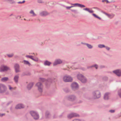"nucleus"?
Segmentation results:
<instances>
[{
  "mask_svg": "<svg viewBox=\"0 0 121 121\" xmlns=\"http://www.w3.org/2000/svg\"><path fill=\"white\" fill-rule=\"evenodd\" d=\"M92 98L94 99H98L101 96V94L99 90H96L93 91L91 93Z\"/></svg>",
  "mask_w": 121,
  "mask_h": 121,
  "instance_id": "nucleus-1",
  "label": "nucleus"
},
{
  "mask_svg": "<svg viewBox=\"0 0 121 121\" xmlns=\"http://www.w3.org/2000/svg\"><path fill=\"white\" fill-rule=\"evenodd\" d=\"M30 113L35 120H38L39 118V116L37 112L33 111H31L30 112Z\"/></svg>",
  "mask_w": 121,
  "mask_h": 121,
  "instance_id": "nucleus-2",
  "label": "nucleus"
},
{
  "mask_svg": "<svg viewBox=\"0 0 121 121\" xmlns=\"http://www.w3.org/2000/svg\"><path fill=\"white\" fill-rule=\"evenodd\" d=\"M63 80L65 82H72L73 81V78L70 76L66 75L63 77Z\"/></svg>",
  "mask_w": 121,
  "mask_h": 121,
  "instance_id": "nucleus-3",
  "label": "nucleus"
},
{
  "mask_svg": "<svg viewBox=\"0 0 121 121\" xmlns=\"http://www.w3.org/2000/svg\"><path fill=\"white\" fill-rule=\"evenodd\" d=\"M71 87L72 90L75 91L78 89L79 85L77 82H73L71 84Z\"/></svg>",
  "mask_w": 121,
  "mask_h": 121,
  "instance_id": "nucleus-4",
  "label": "nucleus"
},
{
  "mask_svg": "<svg viewBox=\"0 0 121 121\" xmlns=\"http://www.w3.org/2000/svg\"><path fill=\"white\" fill-rule=\"evenodd\" d=\"M36 86L37 87L39 91L40 92H42L43 86L42 84L40 82H38L36 84Z\"/></svg>",
  "mask_w": 121,
  "mask_h": 121,
  "instance_id": "nucleus-5",
  "label": "nucleus"
},
{
  "mask_svg": "<svg viewBox=\"0 0 121 121\" xmlns=\"http://www.w3.org/2000/svg\"><path fill=\"white\" fill-rule=\"evenodd\" d=\"M76 96L74 95H69L67 97V99L72 101H74L76 100Z\"/></svg>",
  "mask_w": 121,
  "mask_h": 121,
  "instance_id": "nucleus-6",
  "label": "nucleus"
},
{
  "mask_svg": "<svg viewBox=\"0 0 121 121\" xmlns=\"http://www.w3.org/2000/svg\"><path fill=\"white\" fill-rule=\"evenodd\" d=\"M62 61L60 59H55L53 63L54 66H56L58 65L61 64L62 63Z\"/></svg>",
  "mask_w": 121,
  "mask_h": 121,
  "instance_id": "nucleus-7",
  "label": "nucleus"
},
{
  "mask_svg": "<svg viewBox=\"0 0 121 121\" xmlns=\"http://www.w3.org/2000/svg\"><path fill=\"white\" fill-rule=\"evenodd\" d=\"M112 72L117 76L121 77V70L120 69H117L113 70Z\"/></svg>",
  "mask_w": 121,
  "mask_h": 121,
  "instance_id": "nucleus-8",
  "label": "nucleus"
},
{
  "mask_svg": "<svg viewBox=\"0 0 121 121\" xmlns=\"http://www.w3.org/2000/svg\"><path fill=\"white\" fill-rule=\"evenodd\" d=\"M9 69V67L6 66L2 65L0 67V72H2L7 71Z\"/></svg>",
  "mask_w": 121,
  "mask_h": 121,
  "instance_id": "nucleus-9",
  "label": "nucleus"
},
{
  "mask_svg": "<svg viewBox=\"0 0 121 121\" xmlns=\"http://www.w3.org/2000/svg\"><path fill=\"white\" fill-rule=\"evenodd\" d=\"M78 116V114L75 113H72L69 114L67 116L68 118L69 119H71L74 117H77Z\"/></svg>",
  "mask_w": 121,
  "mask_h": 121,
  "instance_id": "nucleus-10",
  "label": "nucleus"
},
{
  "mask_svg": "<svg viewBox=\"0 0 121 121\" xmlns=\"http://www.w3.org/2000/svg\"><path fill=\"white\" fill-rule=\"evenodd\" d=\"M6 89V86L3 84H0V92L2 93L5 91Z\"/></svg>",
  "mask_w": 121,
  "mask_h": 121,
  "instance_id": "nucleus-11",
  "label": "nucleus"
},
{
  "mask_svg": "<svg viewBox=\"0 0 121 121\" xmlns=\"http://www.w3.org/2000/svg\"><path fill=\"white\" fill-rule=\"evenodd\" d=\"M24 107V105L21 104H19L17 105L15 107L16 109H21Z\"/></svg>",
  "mask_w": 121,
  "mask_h": 121,
  "instance_id": "nucleus-12",
  "label": "nucleus"
},
{
  "mask_svg": "<svg viewBox=\"0 0 121 121\" xmlns=\"http://www.w3.org/2000/svg\"><path fill=\"white\" fill-rule=\"evenodd\" d=\"M14 67L15 69V72L17 73L20 72L19 66L18 64H16L14 65Z\"/></svg>",
  "mask_w": 121,
  "mask_h": 121,
  "instance_id": "nucleus-13",
  "label": "nucleus"
},
{
  "mask_svg": "<svg viewBox=\"0 0 121 121\" xmlns=\"http://www.w3.org/2000/svg\"><path fill=\"white\" fill-rule=\"evenodd\" d=\"M110 93H106L104 95V99L105 100H107L109 99V95Z\"/></svg>",
  "mask_w": 121,
  "mask_h": 121,
  "instance_id": "nucleus-14",
  "label": "nucleus"
},
{
  "mask_svg": "<svg viewBox=\"0 0 121 121\" xmlns=\"http://www.w3.org/2000/svg\"><path fill=\"white\" fill-rule=\"evenodd\" d=\"M19 78V75L17 74L14 76V80L16 83H17L18 82Z\"/></svg>",
  "mask_w": 121,
  "mask_h": 121,
  "instance_id": "nucleus-15",
  "label": "nucleus"
},
{
  "mask_svg": "<svg viewBox=\"0 0 121 121\" xmlns=\"http://www.w3.org/2000/svg\"><path fill=\"white\" fill-rule=\"evenodd\" d=\"M70 4L73 5H77L80 8H84L85 7L84 5L78 3H75L74 4L71 3Z\"/></svg>",
  "mask_w": 121,
  "mask_h": 121,
  "instance_id": "nucleus-16",
  "label": "nucleus"
},
{
  "mask_svg": "<svg viewBox=\"0 0 121 121\" xmlns=\"http://www.w3.org/2000/svg\"><path fill=\"white\" fill-rule=\"evenodd\" d=\"M84 76L82 74L79 73L77 75V77L78 79L80 80Z\"/></svg>",
  "mask_w": 121,
  "mask_h": 121,
  "instance_id": "nucleus-17",
  "label": "nucleus"
},
{
  "mask_svg": "<svg viewBox=\"0 0 121 121\" xmlns=\"http://www.w3.org/2000/svg\"><path fill=\"white\" fill-rule=\"evenodd\" d=\"M33 83L32 82L30 83L27 86V88L28 90H30L32 87Z\"/></svg>",
  "mask_w": 121,
  "mask_h": 121,
  "instance_id": "nucleus-18",
  "label": "nucleus"
},
{
  "mask_svg": "<svg viewBox=\"0 0 121 121\" xmlns=\"http://www.w3.org/2000/svg\"><path fill=\"white\" fill-rule=\"evenodd\" d=\"M80 81L83 83H85L87 82V79L84 76L82 78Z\"/></svg>",
  "mask_w": 121,
  "mask_h": 121,
  "instance_id": "nucleus-19",
  "label": "nucleus"
},
{
  "mask_svg": "<svg viewBox=\"0 0 121 121\" xmlns=\"http://www.w3.org/2000/svg\"><path fill=\"white\" fill-rule=\"evenodd\" d=\"M26 57L27 58H29L35 61H37L38 60V59L37 58H36L35 59H34L33 58V56H32L30 55H26Z\"/></svg>",
  "mask_w": 121,
  "mask_h": 121,
  "instance_id": "nucleus-20",
  "label": "nucleus"
},
{
  "mask_svg": "<svg viewBox=\"0 0 121 121\" xmlns=\"http://www.w3.org/2000/svg\"><path fill=\"white\" fill-rule=\"evenodd\" d=\"M105 15H107L108 17L110 18H112L114 16V15L113 14H109L106 13H104Z\"/></svg>",
  "mask_w": 121,
  "mask_h": 121,
  "instance_id": "nucleus-21",
  "label": "nucleus"
},
{
  "mask_svg": "<svg viewBox=\"0 0 121 121\" xmlns=\"http://www.w3.org/2000/svg\"><path fill=\"white\" fill-rule=\"evenodd\" d=\"M48 14V13L47 12L43 11L41 13L40 15L41 16H45L47 15Z\"/></svg>",
  "mask_w": 121,
  "mask_h": 121,
  "instance_id": "nucleus-22",
  "label": "nucleus"
},
{
  "mask_svg": "<svg viewBox=\"0 0 121 121\" xmlns=\"http://www.w3.org/2000/svg\"><path fill=\"white\" fill-rule=\"evenodd\" d=\"M29 13L32 14V16H35L36 15V14L33 10H31L30 12Z\"/></svg>",
  "mask_w": 121,
  "mask_h": 121,
  "instance_id": "nucleus-23",
  "label": "nucleus"
},
{
  "mask_svg": "<svg viewBox=\"0 0 121 121\" xmlns=\"http://www.w3.org/2000/svg\"><path fill=\"white\" fill-rule=\"evenodd\" d=\"M83 10L86 11L90 13H93V11L91 10H90V9L89 8H86L83 9Z\"/></svg>",
  "mask_w": 121,
  "mask_h": 121,
  "instance_id": "nucleus-24",
  "label": "nucleus"
},
{
  "mask_svg": "<svg viewBox=\"0 0 121 121\" xmlns=\"http://www.w3.org/2000/svg\"><path fill=\"white\" fill-rule=\"evenodd\" d=\"M23 62L24 64L28 65L29 66L31 65L30 63L28 61L24 60H23Z\"/></svg>",
  "mask_w": 121,
  "mask_h": 121,
  "instance_id": "nucleus-25",
  "label": "nucleus"
},
{
  "mask_svg": "<svg viewBox=\"0 0 121 121\" xmlns=\"http://www.w3.org/2000/svg\"><path fill=\"white\" fill-rule=\"evenodd\" d=\"M9 79L7 77H4L1 78V80L3 82H5L7 81Z\"/></svg>",
  "mask_w": 121,
  "mask_h": 121,
  "instance_id": "nucleus-26",
  "label": "nucleus"
},
{
  "mask_svg": "<svg viewBox=\"0 0 121 121\" xmlns=\"http://www.w3.org/2000/svg\"><path fill=\"white\" fill-rule=\"evenodd\" d=\"M51 116L49 112L48 111L46 112L45 113V117L46 118H49Z\"/></svg>",
  "mask_w": 121,
  "mask_h": 121,
  "instance_id": "nucleus-27",
  "label": "nucleus"
},
{
  "mask_svg": "<svg viewBox=\"0 0 121 121\" xmlns=\"http://www.w3.org/2000/svg\"><path fill=\"white\" fill-rule=\"evenodd\" d=\"M51 64V62L47 60L45 61L44 63V64L45 65L49 66Z\"/></svg>",
  "mask_w": 121,
  "mask_h": 121,
  "instance_id": "nucleus-28",
  "label": "nucleus"
},
{
  "mask_svg": "<svg viewBox=\"0 0 121 121\" xmlns=\"http://www.w3.org/2000/svg\"><path fill=\"white\" fill-rule=\"evenodd\" d=\"M8 2L11 4H14L15 3V1L14 0H8Z\"/></svg>",
  "mask_w": 121,
  "mask_h": 121,
  "instance_id": "nucleus-29",
  "label": "nucleus"
},
{
  "mask_svg": "<svg viewBox=\"0 0 121 121\" xmlns=\"http://www.w3.org/2000/svg\"><path fill=\"white\" fill-rule=\"evenodd\" d=\"M45 79L43 78H40L39 79V81L43 82L45 81Z\"/></svg>",
  "mask_w": 121,
  "mask_h": 121,
  "instance_id": "nucleus-30",
  "label": "nucleus"
},
{
  "mask_svg": "<svg viewBox=\"0 0 121 121\" xmlns=\"http://www.w3.org/2000/svg\"><path fill=\"white\" fill-rule=\"evenodd\" d=\"M118 94L119 96L121 97V89L118 91Z\"/></svg>",
  "mask_w": 121,
  "mask_h": 121,
  "instance_id": "nucleus-31",
  "label": "nucleus"
},
{
  "mask_svg": "<svg viewBox=\"0 0 121 121\" xmlns=\"http://www.w3.org/2000/svg\"><path fill=\"white\" fill-rule=\"evenodd\" d=\"M92 15L95 17L97 18H98L99 19H101L100 18V17H98V16H97L96 14H92Z\"/></svg>",
  "mask_w": 121,
  "mask_h": 121,
  "instance_id": "nucleus-32",
  "label": "nucleus"
},
{
  "mask_svg": "<svg viewBox=\"0 0 121 121\" xmlns=\"http://www.w3.org/2000/svg\"><path fill=\"white\" fill-rule=\"evenodd\" d=\"M8 56L9 57H12L13 56V54H7Z\"/></svg>",
  "mask_w": 121,
  "mask_h": 121,
  "instance_id": "nucleus-33",
  "label": "nucleus"
},
{
  "mask_svg": "<svg viewBox=\"0 0 121 121\" xmlns=\"http://www.w3.org/2000/svg\"><path fill=\"white\" fill-rule=\"evenodd\" d=\"M108 79V77H104L103 78V80L104 81H107Z\"/></svg>",
  "mask_w": 121,
  "mask_h": 121,
  "instance_id": "nucleus-34",
  "label": "nucleus"
},
{
  "mask_svg": "<svg viewBox=\"0 0 121 121\" xmlns=\"http://www.w3.org/2000/svg\"><path fill=\"white\" fill-rule=\"evenodd\" d=\"M74 6H75V5H74V6H72L70 7L66 6V9H69L73 7Z\"/></svg>",
  "mask_w": 121,
  "mask_h": 121,
  "instance_id": "nucleus-35",
  "label": "nucleus"
},
{
  "mask_svg": "<svg viewBox=\"0 0 121 121\" xmlns=\"http://www.w3.org/2000/svg\"><path fill=\"white\" fill-rule=\"evenodd\" d=\"M93 67H95L96 69H97L98 67V65L97 64H95L93 65Z\"/></svg>",
  "mask_w": 121,
  "mask_h": 121,
  "instance_id": "nucleus-36",
  "label": "nucleus"
},
{
  "mask_svg": "<svg viewBox=\"0 0 121 121\" xmlns=\"http://www.w3.org/2000/svg\"><path fill=\"white\" fill-rule=\"evenodd\" d=\"M8 86L9 87V89L10 90H11L14 89V88L13 87H11L10 85H9Z\"/></svg>",
  "mask_w": 121,
  "mask_h": 121,
  "instance_id": "nucleus-37",
  "label": "nucleus"
},
{
  "mask_svg": "<svg viewBox=\"0 0 121 121\" xmlns=\"http://www.w3.org/2000/svg\"><path fill=\"white\" fill-rule=\"evenodd\" d=\"M102 2H106L107 3H110L108 0H102Z\"/></svg>",
  "mask_w": 121,
  "mask_h": 121,
  "instance_id": "nucleus-38",
  "label": "nucleus"
},
{
  "mask_svg": "<svg viewBox=\"0 0 121 121\" xmlns=\"http://www.w3.org/2000/svg\"><path fill=\"white\" fill-rule=\"evenodd\" d=\"M93 67V65L90 66H87V69H89Z\"/></svg>",
  "mask_w": 121,
  "mask_h": 121,
  "instance_id": "nucleus-39",
  "label": "nucleus"
},
{
  "mask_svg": "<svg viewBox=\"0 0 121 121\" xmlns=\"http://www.w3.org/2000/svg\"><path fill=\"white\" fill-rule=\"evenodd\" d=\"M104 48H105L106 49L108 50H109L110 48L109 47H108L107 46H105Z\"/></svg>",
  "mask_w": 121,
  "mask_h": 121,
  "instance_id": "nucleus-40",
  "label": "nucleus"
},
{
  "mask_svg": "<svg viewBox=\"0 0 121 121\" xmlns=\"http://www.w3.org/2000/svg\"><path fill=\"white\" fill-rule=\"evenodd\" d=\"M81 69L84 71H85L86 70V69L84 67H82L81 68Z\"/></svg>",
  "mask_w": 121,
  "mask_h": 121,
  "instance_id": "nucleus-41",
  "label": "nucleus"
},
{
  "mask_svg": "<svg viewBox=\"0 0 121 121\" xmlns=\"http://www.w3.org/2000/svg\"><path fill=\"white\" fill-rule=\"evenodd\" d=\"M25 0H23L22 2H17V3L19 4H22V3H25Z\"/></svg>",
  "mask_w": 121,
  "mask_h": 121,
  "instance_id": "nucleus-42",
  "label": "nucleus"
},
{
  "mask_svg": "<svg viewBox=\"0 0 121 121\" xmlns=\"http://www.w3.org/2000/svg\"><path fill=\"white\" fill-rule=\"evenodd\" d=\"M72 121H81L79 119H75L73 120Z\"/></svg>",
  "mask_w": 121,
  "mask_h": 121,
  "instance_id": "nucleus-43",
  "label": "nucleus"
},
{
  "mask_svg": "<svg viewBox=\"0 0 121 121\" xmlns=\"http://www.w3.org/2000/svg\"><path fill=\"white\" fill-rule=\"evenodd\" d=\"M109 111L111 113H113L115 112V110H110Z\"/></svg>",
  "mask_w": 121,
  "mask_h": 121,
  "instance_id": "nucleus-44",
  "label": "nucleus"
},
{
  "mask_svg": "<svg viewBox=\"0 0 121 121\" xmlns=\"http://www.w3.org/2000/svg\"><path fill=\"white\" fill-rule=\"evenodd\" d=\"M82 100H79L78 101L77 103H82Z\"/></svg>",
  "mask_w": 121,
  "mask_h": 121,
  "instance_id": "nucleus-45",
  "label": "nucleus"
},
{
  "mask_svg": "<svg viewBox=\"0 0 121 121\" xmlns=\"http://www.w3.org/2000/svg\"><path fill=\"white\" fill-rule=\"evenodd\" d=\"M71 11L72 12H74V13H76L77 12L76 10L75 9H71Z\"/></svg>",
  "mask_w": 121,
  "mask_h": 121,
  "instance_id": "nucleus-46",
  "label": "nucleus"
},
{
  "mask_svg": "<svg viewBox=\"0 0 121 121\" xmlns=\"http://www.w3.org/2000/svg\"><path fill=\"white\" fill-rule=\"evenodd\" d=\"M82 43V45H89L88 44L86 43Z\"/></svg>",
  "mask_w": 121,
  "mask_h": 121,
  "instance_id": "nucleus-47",
  "label": "nucleus"
},
{
  "mask_svg": "<svg viewBox=\"0 0 121 121\" xmlns=\"http://www.w3.org/2000/svg\"><path fill=\"white\" fill-rule=\"evenodd\" d=\"M87 46L89 49H91L93 48L92 46Z\"/></svg>",
  "mask_w": 121,
  "mask_h": 121,
  "instance_id": "nucleus-48",
  "label": "nucleus"
},
{
  "mask_svg": "<svg viewBox=\"0 0 121 121\" xmlns=\"http://www.w3.org/2000/svg\"><path fill=\"white\" fill-rule=\"evenodd\" d=\"M38 2L39 3H42L43 2V1L41 0H38Z\"/></svg>",
  "mask_w": 121,
  "mask_h": 121,
  "instance_id": "nucleus-49",
  "label": "nucleus"
},
{
  "mask_svg": "<svg viewBox=\"0 0 121 121\" xmlns=\"http://www.w3.org/2000/svg\"><path fill=\"white\" fill-rule=\"evenodd\" d=\"M5 115V114H4V113L1 114V113H0V117H2L3 116H4Z\"/></svg>",
  "mask_w": 121,
  "mask_h": 121,
  "instance_id": "nucleus-50",
  "label": "nucleus"
},
{
  "mask_svg": "<svg viewBox=\"0 0 121 121\" xmlns=\"http://www.w3.org/2000/svg\"><path fill=\"white\" fill-rule=\"evenodd\" d=\"M105 46H98V47L100 48H104Z\"/></svg>",
  "mask_w": 121,
  "mask_h": 121,
  "instance_id": "nucleus-51",
  "label": "nucleus"
},
{
  "mask_svg": "<svg viewBox=\"0 0 121 121\" xmlns=\"http://www.w3.org/2000/svg\"><path fill=\"white\" fill-rule=\"evenodd\" d=\"M21 16H17V18H18V17H19V18H21Z\"/></svg>",
  "mask_w": 121,
  "mask_h": 121,
  "instance_id": "nucleus-52",
  "label": "nucleus"
},
{
  "mask_svg": "<svg viewBox=\"0 0 121 121\" xmlns=\"http://www.w3.org/2000/svg\"><path fill=\"white\" fill-rule=\"evenodd\" d=\"M120 116H121V112L120 113Z\"/></svg>",
  "mask_w": 121,
  "mask_h": 121,
  "instance_id": "nucleus-53",
  "label": "nucleus"
},
{
  "mask_svg": "<svg viewBox=\"0 0 121 121\" xmlns=\"http://www.w3.org/2000/svg\"><path fill=\"white\" fill-rule=\"evenodd\" d=\"M56 117H54V118H56Z\"/></svg>",
  "mask_w": 121,
  "mask_h": 121,
  "instance_id": "nucleus-54",
  "label": "nucleus"
},
{
  "mask_svg": "<svg viewBox=\"0 0 121 121\" xmlns=\"http://www.w3.org/2000/svg\"><path fill=\"white\" fill-rule=\"evenodd\" d=\"M24 20H26V19H25V18H24Z\"/></svg>",
  "mask_w": 121,
  "mask_h": 121,
  "instance_id": "nucleus-55",
  "label": "nucleus"
},
{
  "mask_svg": "<svg viewBox=\"0 0 121 121\" xmlns=\"http://www.w3.org/2000/svg\"><path fill=\"white\" fill-rule=\"evenodd\" d=\"M31 54H34V53H31Z\"/></svg>",
  "mask_w": 121,
  "mask_h": 121,
  "instance_id": "nucleus-56",
  "label": "nucleus"
},
{
  "mask_svg": "<svg viewBox=\"0 0 121 121\" xmlns=\"http://www.w3.org/2000/svg\"><path fill=\"white\" fill-rule=\"evenodd\" d=\"M103 67H104V66H103Z\"/></svg>",
  "mask_w": 121,
  "mask_h": 121,
  "instance_id": "nucleus-57",
  "label": "nucleus"
},
{
  "mask_svg": "<svg viewBox=\"0 0 121 121\" xmlns=\"http://www.w3.org/2000/svg\"><path fill=\"white\" fill-rule=\"evenodd\" d=\"M60 117H61V116H60Z\"/></svg>",
  "mask_w": 121,
  "mask_h": 121,
  "instance_id": "nucleus-58",
  "label": "nucleus"
},
{
  "mask_svg": "<svg viewBox=\"0 0 121 121\" xmlns=\"http://www.w3.org/2000/svg\"><path fill=\"white\" fill-rule=\"evenodd\" d=\"M102 45V46H103V45Z\"/></svg>",
  "mask_w": 121,
  "mask_h": 121,
  "instance_id": "nucleus-59",
  "label": "nucleus"
}]
</instances>
